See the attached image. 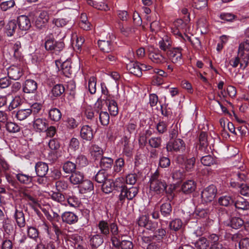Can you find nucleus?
<instances>
[{
  "label": "nucleus",
  "instance_id": "26",
  "mask_svg": "<svg viewBox=\"0 0 249 249\" xmlns=\"http://www.w3.org/2000/svg\"><path fill=\"white\" fill-rule=\"evenodd\" d=\"M149 57L153 62L158 64L165 61V58L159 53L158 50L150 52Z\"/></svg>",
  "mask_w": 249,
  "mask_h": 249
},
{
  "label": "nucleus",
  "instance_id": "5",
  "mask_svg": "<svg viewBox=\"0 0 249 249\" xmlns=\"http://www.w3.org/2000/svg\"><path fill=\"white\" fill-rule=\"evenodd\" d=\"M186 144L181 139L170 140L166 144V148L168 152H183L185 151Z\"/></svg>",
  "mask_w": 249,
  "mask_h": 249
},
{
  "label": "nucleus",
  "instance_id": "13",
  "mask_svg": "<svg viewBox=\"0 0 249 249\" xmlns=\"http://www.w3.org/2000/svg\"><path fill=\"white\" fill-rule=\"evenodd\" d=\"M62 220L64 223L69 225H72L77 222L78 216L73 212H65L61 215Z\"/></svg>",
  "mask_w": 249,
  "mask_h": 249
},
{
  "label": "nucleus",
  "instance_id": "20",
  "mask_svg": "<svg viewBox=\"0 0 249 249\" xmlns=\"http://www.w3.org/2000/svg\"><path fill=\"white\" fill-rule=\"evenodd\" d=\"M36 174L39 177H44L47 174L49 168L47 163L43 162H38L35 166Z\"/></svg>",
  "mask_w": 249,
  "mask_h": 249
},
{
  "label": "nucleus",
  "instance_id": "15",
  "mask_svg": "<svg viewBox=\"0 0 249 249\" xmlns=\"http://www.w3.org/2000/svg\"><path fill=\"white\" fill-rule=\"evenodd\" d=\"M14 217L16 221L17 225L19 228H23L26 225V221L24 214L21 208H16Z\"/></svg>",
  "mask_w": 249,
  "mask_h": 249
},
{
  "label": "nucleus",
  "instance_id": "63",
  "mask_svg": "<svg viewBox=\"0 0 249 249\" xmlns=\"http://www.w3.org/2000/svg\"><path fill=\"white\" fill-rule=\"evenodd\" d=\"M194 6L197 9H202L207 7V0H194Z\"/></svg>",
  "mask_w": 249,
  "mask_h": 249
},
{
  "label": "nucleus",
  "instance_id": "14",
  "mask_svg": "<svg viewBox=\"0 0 249 249\" xmlns=\"http://www.w3.org/2000/svg\"><path fill=\"white\" fill-rule=\"evenodd\" d=\"M16 21L18 26V29L20 30L27 31L31 26L29 18L25 15L20 16Z\"/></svg>",
  "mask_w": 249,
  "mask_h": 249
},
{
  "label": "nucleus",
  "instance_id": "11",
  "mask_svg": "<svg viewBox=\"0 0 249 249\" xmlns=\"http://www.w3.org/2000/svg\"><path fill=\"white\" fill-rule=\"evenodd\" d=\"M49 19V16L48 13L45 11H41L35 21L36 27L40 30L45 28Z\"/></svg>",
  "mask_w": 249,
  "mask_h": 249
},
{
  "label": "nucleus",
  "instance_id": "60",
  "mask_svg": "<svg viewBox=\"0 0 249 249\" xmlns=\"http://www.w3.org/2000/svg\"><path fill=\"white\" fill-rule=\"evenodd\" d=\"M244 50H249V37L247 38L243 43L239 45L238 53H241V55L244 53Z\"/></svg>",
  "mask_w": 249,
  "mask_h": 249
},
{
  "label": "nucleus",
  "instance_id": "25",
  "mask_svg": "<svg viewBox=\"0 0 249 249\" xmlns=\"http://www.w3.org/2000/svg\"><path fill=\"white\" fill-rule=\"evenodd\" d=\"M16 178L20 183L28 185L32 182L33 177L20 172L16 174Z\"/></svg>",
  "mask_w": 249,
  "mask_h": 249
},
{
  "label": "nucleus",
  "instance_id": "28",
  "mask_svg": "<svg viewBox=\"0 0 249 249\" xmlns=\"http://www.w3.org/2000/svg\"><path fill=\"white\" fill-rule=\"evenodd\" d=\"M61 71L64 76L70 77L72 73L71 62L70 60L67 59L62 62L61 65Z\"/></svg>",
  "mask_w": 249,
  "mask_h": 249
},
{
  "label": "nucleus",
  "instance_id": "46",
  "mask_svg": "<svg viewBox=\"0 0 249 249\" xmlns=\"http://www.w3.org/2000/svg\"><path fill=\"white\" fill-rule=\"evenodd\" d=\"M162 143V139L160 137H153L148 140V144L152 147L159 148Z\"/></svg>",
  "mask_w": 249,
  "mask_h": 249
},
{
  "label": "nucleus",
  "instance_id": "33",
  "mask_svg": "<svg viewBox=\"0 0 249 249\" xmlns=\"http://www.w3.org/2000/svg\"><path fill=\"white\" fill-rule=\"evenodd\" d=\"M79 185H80V192L82 193H85L93 190V184L89 180L84 179Z\"/></svg>",
  "mask_w": 249,
  "mask_h": 249
},
{
  "label": "nucleus",
  "instance_id": "40",
  "mask_svg": "<svg viewBox=\"0 0 249 249\" xmlns=\"http://www.w3.org/2000/svg\"><path fill=\"white\" fill-rule=\"evenodd\" d=\"M32 112L30 108L19 110L17 112L16 117L20 121H22L29 116Z\"/></svg>",
  "mask_w": 249,
  "mask_h": 249
},
{
  "label": "nucleus",
  "instance_id": "39",
  "mask_svg": "<svg viewBox=\"0 0 249 249\" xmlns=\"http://www.w3.org/2000/svg\"><path fill=\"white\" fill-rule=\"evenodd\" d=\"M183 225L182 221L179 218H175L170 222L169 228L170 230L174 231H179L182 228Z\"/></svg>",
  "mask_w": 249,
  "mask_h": 249
},
{
  "label": "nucleus",
  "instance_id": "54",
  "mask_svg": "<svg viewBox=\"0 0 249 249\" xmlns=\"http://www.w3.org/2000/svg\"><path fill=\"white\" fill-rule=\"evenodd\" d=\"M90 150L91 155L95 157L96 159H97L98 157H101L103 154V150L98 145L95 144L91 146Z\"/></svg>",
  "mask_w": 249,
  "mask_h": 249
},
{
  "label": "nucleus",
  "instance_id": "44",
  "mask_svg": "<svg viewBox=\"0 0 249 249\" xmlns=\"http://www.w3.org/2000/svg\"><path fill=\"white\" fill-rule=\"evenodd\" d=\"M154 234L152 235V238L154 240H160L163 239L166 234V231L165 229H157L153 231Z\"/></svg>",
  "mask_w": 249,
  "mask_h": 249
},
{
  "label": "nucleus",
  "instance_id": "45",
  "mask_svg": "<svg viewBox=\"0 0 249 249\" xmlns=\"http://www.w3.org/2000/svg\"><path fill=\"white\" fill-rule=\"evenodd\" d=\"M204 154L200 156H198L197 155V157L200 158V161L202 164L205 166H210L214 163V159L212 156L210 155L203 156Z\"/></svg>",
  "mask_w": 249,
  "mask_h": 249
},
{
  "label": "nucleus",
  "instance_id": "18",
  "mask_svg": "<svg viewBox=\"0 0 249 249\" xmlns=\"http://www.w3.org/2000/svg\"><path fill=\"white\" fill-rule=\"evenodd\" d=\"M37 83L32 79H27L23 86V91L26 93H34L37 89Z\"/></svg>",
  "mask_w": 249,
  "mask_h": 249
},
{
  "label": "nucleus",
  "instance_id": "23",
  "mask_svg": "<svg viewBox=\"0 0 249 249\" xmlns=\"http://www.w3.org/2000/svg\"><path fill=\"white\" fill-rule=\"evenodd\" d=\"M196 183L192 180L184 182L181 186V191L185 194H190L195 191Z\"/></svg>",
  "mask_w": 249,
  "mask_h": 249
},
{
  "label": "nucleus",
  "instance_id": "37",
  "mask_svg": "<svg viewBox=\"0 0 249 249\" xmlns=\"http://www.w3.org/2000/svg\"><path fill=\"white\" fill-rule=\"evenodd\" d=\"M218 203L220 205L228 207L234 203L233 197L229 195H225L220 197L218 198Z\"/></svg>",
  "mask_w": 249,
  "mask_h": 249
},
{
  "label": "nucleus",
  "instance_id": "49",
  "mask_svg": "<svg viewBox=\"0 0 249 249\" xmlns=\"http://www.w3.org/2000/svg\"><path fill=\"white\" fill-rule=\"evenodd\" d=\"M124 166V159L122 158H118L115 161L114 170L116 173L121 172L123 171Z\"/></svg>",
  "mask_w": 249,
  "mask_h": 249
},
{
  "label": "nucleus",
  "instance_id": "6",
  "mask_svg": "<svg viewBox=\"0 0 249 249\" xmlns=\"http://www.w3.org/2000/svg\"><path fill=\"white\" fill-rule=\"evenodd\" d=\"M208 146L207 134L205 132H201L199 135V144L196 147L197 156H200L203 154H208L210 150Z\"/></svg>",
  "mask_w": 249,
  "mask_h": 249
},
{
  "label": "nucleus",
  "instance_id": "19",
  "mask_svg": "<svg viewBox=\"0 0 249 249\" xmlns=\"http://www.w3.org/2000/svg\"><path fill=\"white\" fill-rule=\"evenodd\" d=\"M85 179L83 173L75 171L71 174L69 178L70 182L73 185H79Z\"/></svg>",
  "mask_w": 249,
  "mask_h": 249
},
{
  "label": "nucleus",
  "instance_id": "62",
  "mask_svg": "<svg viewBox=\"0 0 249 249\" xmlns=\"http://www.w3.org/2000/svg\"><path fill=\"white\" fill-rule=\"evenodd\" d=\"M15 5V1L14 0H10L8 1L1 2L0 4V8L3 11H5L7 10L8 9L14 7Z\"/></svg>",
  "mask_w": 249,
  "mask_h": 249
},
{
  "label": "nucleus",
  "instance_id": "47",
  "mask_svg": "<svg viewBox=\"0 0 249 249\" xmlns=\"http://www.w3.org/2000/svg\"><path fill=\"white\" fill-rule=\"evenodd\" d=\"M76 164L70 161L65 162L63 165V169L66 173H70L76 171Z\"/></svg>",
  "mask_w": 249,
  "mask_h": 249
},
{
  "label": "nucleus",
  "instance_id": "16",
  "mask_svg": "<svg viewBox=\"0 0 249 249\" xmlns=\"http://www.w3.org/2000/svg\"><path fill=\"white\" fill-rule=\"evenodd\" d=\"M126 67L129 72L133 75L137 77H141L142 75L140 66L138 62L130 61L128 63L126 64Z\"/></svg>",
  "mask_w": 249,
  "mask_h": 249
},
{
  "label": "nucleus",
  "instance_id": "52",
  "mask_svg": "<svg viewBox=\"0 0 249 249\" xmlns=\"http://www.w3.org/2000/svg\"><path fill=\"white\" fill-rule=\"evenodd\" d=\"M109 115L106 111H101L99 113V120L103 125H107L109 122Z\"/></svg>",
  "mask_w": 249,
  "mask_h": 249
},
{
  "label": "nucleus",
  "instance_id": "24",
  "mask_svg": "<svg viewBox=\"0 0 249 249\" xmlns=\"http://www.w3.org/2000/svg\"><path fill=\"white\" fill-rule=\"evenodd\" d=\"M17 29V21L15 19L11 20L6 25L5 33L8 36H12Z\"/></svg>",
  "mask_w": 249,
  "mask_h": 249
},
{
  "label": "nucleus",
  "instance_id": "27",
  "mask_svg": "<svg viewBox=\"0 0 249 249\" xmlns=\"http://www.w3.org/2000/svg\"><path fill=\"white\" fill-rule=\"evenodd\" d=\"M2 222V228L7 234L11 235L14 233V225L10 219L7 217Z\"/></svg>",
  "mask_w": 249,
  "mask_h": 249
},
{
  "label": "nucleus",
  "instance_id": "21",
  "mask_svg": "<svg viewBox=\"0 0 249 249\" xmlns=\"http://www.w3.org/2000/svg\"><path fill=\"white\" fill-rule=\"evenodd\" d=\"M160 211L163 218L170 217L172 213V207L170 202H166L162 203L160 206Z\"/></svg>",
  "mask_w": 249,
  "mask_h": 249
},
{
  "label": "nucleus",
  "instance_id": "35",
  "mask_svg": "<svg viewBox=\"0 0 249 249\" xmlns=\"http://www.w3.org/2000/svg\"><path fill=\"white\" fill-rule=\"evenodd\" d=\"M197 30H199L202 34H206L208 32V24L205 18L198 19L197 22Z\"/></svg>",
  "mask_w": 249,
  "mask_h": 249
},
{
  "label": "nucleus",
  "instance_id": "4",
  "mask_svg": "<svg viewBox=\"0 0 249 249\" xmlns=\"http://www.w3.org/2000/svg\"><path fill=\"white\" fill-rule=\"evenodd\" d=\"M44 46L47 51L58 54L64 49L65 44L62 41H56L53 38L47 37Z\"/></svg>",
  "mask_w": 249,
  "mask_h": 249
},
{
  "label": "nucleus",
  "instance_id": "17",
  "mask_svg": "<svg viewBox=\"0 0 249 249\" xmlns=\"http://www.w3.org/2000/svg\"><path fill=\"white\" fill-rule=\"evenodd\" d=\"M80 137L84 140L90 141L93 138L91 127L88 125L83 126L80 130Z\"/></svg>",
  "mask_w": 249,
  "mask_h": 249
},
{
  "label": "nucleus",
  "instance_id": "31",
  "mask_svg": "<svg viewBox=\"0 0 249 249\" xmlns=\"http://www.w3.org/2000/svg\"><path fill=\"white\" fill-rule=\"evenodd\" d=\"M234 205L238 210H249V202L246 199L242 197H239L235 202H234Z\"/></svg>",
  "mask_w": 249,
  "mask_h": 249
},
{
  "label": "nucleus",
  "instance_id": "32",
  "mask_svg": "<svg viewBox=\"0 0 249 249\" xmlns=\"http://www.w3.org/2000/svg\"><path fill=\"white\" fill-rule=\"evenodd\" d=\"M47 123L45 119L37 118L34 121V127L36 131H43L46 130Z\"/></svg>",
  "mask_w": 249,
  "mask_h": 249
},
{
  "label": "nucleus",
  "instance_id": "38",
  "mask_svg": "<svg viewBox=\"0 0 249 249\" xmlns=\"http://www.w3.org/2000/svg\"><path fill=\"white\" fill-rule=\"evenodd\" d=\"M61 117L62 114L60 110L57 108H53L49 112V117L53 121L58 122Z\"/></svg>",
  "mask_w": 249,
  "mask_h": 249
},
{
  "label": "nucleus",
  "instance_id": "59",
  "mask_svg": "<svg viewBox=\"0 0 249 249\" xmlns=\"http://www.w3.org/2000/svg\"><path fill=\"white\" fill-rule=\"evenodd\" d=\"M171 164L170 160L168 157L162 156L159 160V165L161 168L168 167Z\"/></svg>",
  "mask_w": 249,
  "mask_h": 249
},
{
  "label": "nucleus",
  "instance_id": "12",
  "mask_svg": "<svg viewBox=\"0 0 249 249\" xmlns=\"http://www.w3.org/2000/svg\"><path fill=\"white\" fill-rule=\"evenodd\" d=\"M7 74L10 79L17 80L22 76L23 71L20 67L13 65L8 68Z\"/></svg>",
  "mask_w": 249,
  "mask_h": 249
},
{
  "label": "nucleus",
  "instance_id": "64",
  "mask_svg": "<svg viewBox=\"0 0 249 249\" xmlns=\"http://www.w3.org/2000/svg\"><path fill=\"white\" fill-rule=\"evenodd\" d=\"M239 249H249V238H242L239 242Z\"/></svg>",
  "mask_w": 249,
  "mask_h": 249
},
{
  "label": "nucleus",
  "instance_id": "61",
  "mask_svg": "<svg viewBox=\"0 0 249 249\" xmlns=\"http://www.w3.org/2000/svg\"><path fill=\"white\" fill-rule=\"evenodd\" d=\"M27 233L28 236L32 239H36L38 236V230L34 227L28 226Z\"/></svg>",
  "mask_w": 249,
  "mask_h": 249
},
{
  "label": "nucleus",
  "instance_id": "7",
  "mask_svg": "<svg viewBox=\"0 0 249 249\" xmlns=\"http://www.w3.org/2000/svg\"><path fill=\"white\" fill-rule=\"evenodd\" d=\"M115 237L111 241L113 247L117 248H121L122 249H133L134 247L132 242L129 240H123L121 241L120 238L122 234L120 231L118 233L117 231L114 233Z\"/></svg>",
  "mask_w": 249,
  "mask_h": 249
},
{
  "label": "nucleus",
  "instance_id": "29",
  "mask_svg": "<svg viewBox=\"0 0 249 249\" xmlns=\"http://www.w3.org/2000/svg\"><path fill=\"white\" fill-rule=\"evenodd\" d=\"M103 236L100 234H96L92 236L90 240V245L92 249H96L103 244Z\"/></svg>",
  "mask_w": 249,
  "mask_h": 249
},
{
  "label": "nucleus",
  "instance_id": "51",
  "mask_svg": "<svg viewBox=\"0 0 249 249\" xmlns=\"http://www.w3.org/2000/svg\"><path fill=\"white\" fill-rule=\"evenodd\" d=\"M96 78L94 76L89 78L88 82L89 91L91 94H94L96 92Z\"/></svg>",
  "mask_w": 249,
  "mask_h": 249
},
{
  "label": "nucleus",
  "instance_id": "8",
  "mask_svg": "<svg viewBox=\"0 0 249 249\" xmlns=\"http://www.w3.org/2000/svg\"><path fill=\"white\" fill-rule=\"evenodd\" d=\"M138 224L139 226L145 228L146 230L153 232L158 228V223L150 220L149 217L146 215H143L140 217Z\"/></svg>",
  "mask_w": 249,
  "mask_h": 249
},
{
  "label": "nucleus",
  "instance_id": "50",
  "mask_svg": "<svg viewBox=\"0 0 249 249\" xmlns=\"http://www.w3.org/2000/svg\"><path fill=\"white\" fill-rule=\"evenodd\" d=\"M208 246V240L203 237L200 238L195 243V247L197 249H206Z\"/></svg>",
  "mask_w": 249,
  "mask_h": 249
},
{
  "label": "nucleus",
  "instance_id": "55",
  "mask_svg": "<svg viewBox=\"0 0 249 249\" xmlns=\"http://www.w3.org/2000/svg\"><path fill=\"white\" fill-rule=\"evenodd\" d=\"M55 187L57 191L59 192H63L68 188V184L67 181L64 180H59L56 181Z\"/></svg>",
  "mask_w": 249,
  "mask_h": 249
},
{
  "label": "nucleus",
  "instance_id": "53",
  "mask_svg": "<svg viewBox=\"0 0 249 249\" xmlns=\"http://www.w3.org/2000/svg\"><path fill=\"white\" fill-rule=\"evenodd\" d=\"M61 192L58 191L56 192H53L51 195V198L55 201L62 203L65 201V196Z\"/></svg>",
  "mask_w": 249,
  "mask_h": 249
},
{
  "label": "nucleus",
  "instance_id": "22",
  "mask_svg": "<svg viewBox=\"0 0 249 249\" xmlns=\"http://www.w3.org/2000/svg\"><path fill=\"white\" fill-rule=\"evenodd\" d=\"M227 226L234 229H239L244 225V220L239 217L233 216L229 219Z\"/></svg>",
  "mask_w": 249,
  "mask_h": 249
},
{
  "label": "nucleus",
  "instance_id": "30",
  "mask_svg": "<svg viewBox=\"0 0 249 249\" xmlns=\"http://www.w3.org/2000/svg\"><path fill=\"white\" fill-rule=\"evenodd\" d=\"M98 46L105 53H109L113 50L112 42L109 40H99Z\"/></svg>",
  "mask_w": 249,
  "mask_h": 249
},
{
  "label": "nucleus",
  "instance_id": "3",
  "mask_svg": "<svg viewBox=\"0 0 249 249\" xmlns=\"http://www.w3.org/2000/svg\"><path fill=\"white\" fill-rule=\"evenodd\" d=\"M150 190L154 191L157 194H162L166 190L167 184L166 182L159 176L158 172H156L150 179Z\"/></svg>",
  "mask_w": 249,
  "mask_h": 249
},
{
  "label": "nucleus",
  "instance_id": "43",
  "mask_svg": "<svg viewBox=\"0 0 249 249\" xmlns=\"http://www.w3.org/2000/svg\"><path fill=\"white\" fill-rule=\"evenodd\" d=\"M42 211L44 213L47 219L50 221L52 222L59 221L60 216L57 213L53 211L52 213L51 214L45 209H42Z\"/></svg>",
  "mask_w": 249,
  "mask_h": 249
},
{
  "label": "nucleus",
  "instance_id": "36",
  "mask_svg": "<svg viewBox=\"0 0 249 249\" xmlns=\"http://www.w3.org/2000/svg\"><path fill=\"white\" fill-rule=\"evenodd\" d=\"M65 91L63 85L58 84L54 85L51 90V94L54 97H57L62 95Z\"/></svg>",
  "mask_w": 249,
  "mask_h": 249
},
{
  "label": "nucleus",
  "instance_id": "41",
  "mask_svg": "<svg viewBox=\"0 0 249 249\" xmlns=\"http://www.w3.org/2000/svg\"><path fill=\"white\" fill-rule=\"evenodd\" d=\"M107 103L108 104V109L111 115L116 116L118 113L117 104L113 100L107 99Z\"/></svg>",
  "mask_w": 249,
  "mask_h": 249
},
{
  "label": "nucleus",
  "instance_id": "48",
  "mask_svg": "<svg viewBox=\"0 0 249 249\" xmlns=\"http://www.w3.org/2000/svg\"><path fill=\"white\" fill-rule=\"evenodd\" d=\"M5 127L7 131L10 133H16L18 132L20 130V127L19 125L15 123L11 122H6Z\"/></svg>",
  "mask_w": 249,
  "mask_h": 249
},
{
  "label": "nucleus",
  "instance_id": "57",
  "mask_svg": "<svg viewBox=\"0 0 249 249\" xmlns=\"http://www.w3.org/2000/svg\"><path fill=\"white\" fill-rule=\"evenodd\" d=\"M171 176L173 180L177 181V182L181 181L184 178V174L183 171L180 170H175L173 172Z\"/></svg>",
  "mask_w": 249,
  "mask_h": 249
},
{
  "label": "nucleus",
  "instance_id": "56",
  "mask_svg": "<svg viewBox=\"0 0 249 249\" xmlns=\"http://www.w3.org/2000/svg\"><path fill=\"white\" fill-rule=\"evenodd\" d=\"M88 163V160L84 155H79L76 158V164H78L80 167H85Z\"/></svg>",
  "mask_w": 249,
  "mask_h": 249
},
{
  "label": "nucleus",
  "instance_id": "2",
  "mask_svg": "<svg viewBox=\"0 0 249 249\" xmlns=\"http://www.w3.org/2000/svg\"><path fill=\"white\" fill-rule=\"evenodd\" d=\"M99 230V234L104 237H109L110 236L111 241L115 237L114 233L120 231L117 224L115 222H108L107 220H101L97 224Z\"/></svg>",
  "mask_w": 249,
  "mask_h": 249
},
{
  "label": "nucleus",
  "instance_id": "9",
  "mask_svg": "<svg viewBox=\"0 0 249 249\" xmlns=\"http://www.w3.org/2000/svg\"><path fill=\"white\" fill-rule=\"evenodd\" d=\"M217 194V188L213 184L206 187L201 193L202 201L205 203L212 201Z\"/></svg>",
  "mask_w": 249,
  "mask_h": 249
},
{
  "label": "nucleus",
  "instance_id": "58",
  "mask_svg": "<svg viewBox=\"0 0 249 249\" xmlns=\"http://www.w3.org/2000/svg\"><path fill=\"white\" fill-rule=\"evenodd\" d=\"M67 202L70 206L74 208L78 207L80 204L79 199L75 196H69L67 199Z\"/></svg>",
  "mask_w": 249,
  "mask_h": 249
},
{
  "label": "nucleus",
  "instance_id": "42",
  "mask_svg": "<svg viewBox=\"0 0 249 249\" xmlns=\"http://www.w3.org/2000/svg\"><path fill=\"white\" fill-rule=\"evenodd\" d=\"M113 163V160L110 158L102 157L100 159V166L105 170L106 169L110 168Z\"/></svg>",
  "mask_w": 249,
  "mask_h": 249
},
{
  "label": "nucleus",
  "instance_id": "34",
  "mask_svg": "<svg viewBox=\"0 0 249 249\" xmlns=\"http://www.w3.org/2000/svg\"><path fill=\"white\" fill-rule=\"evenodd\" d=\"M108 175L105 169L99 170L94 176V180L101 185L107 179Z\"/></svg>",
  "mask_w": 249,
  "mask_h": 249
},
{
  "label": "nucleus",
  "instance_id": "1",
  "mask_svg": "<svg viewBox=\"0 0 249 249\" xmlns=\"http://www.w3.org/2000/svg\"><path fill=\"white\" fill-rule=\"evenodd\" d=\"M124 181L123 178H118L115 182L110 179H107L101 185L102 191L106 194L111 193L113 189H120V194L118 196L117 201L119 205H122L127 199L128 200H132L138 194L139 189L136 187L132 186L128 187L123 183Z\"/></svg>",
  "mask_w": 249,
  "mask_h": 249
},
{
  "label": "nucleus",
  "instance_id": "10",
  "mask_svg": "<svg viewBox=\"0 0 249 249\" xmlns=\"http://www.w3.org/2000/svg\"><path fill=\"white\" fill-rule=\"evenodd\" d=\"M182 51L180 47L173 48L167 52V55L172 63L180 64L182 62Z\"/></svg>",
  "mask_w": 249,
  "mask_h": 249
}]
</instances>
